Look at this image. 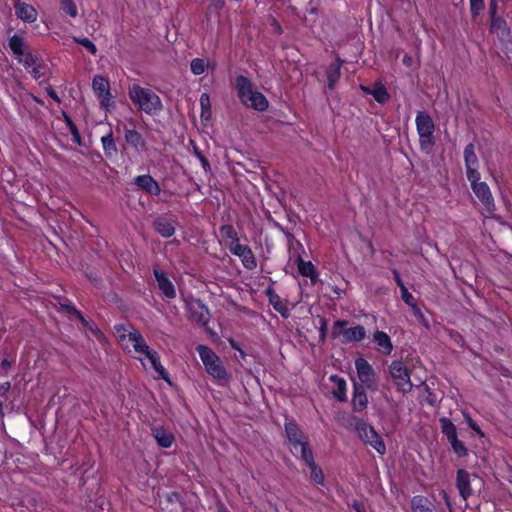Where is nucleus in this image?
Returning a JSON list of instances; mask_svg holds the SVG:
<instances>
[{
	"label": "nucleus",
	"instance_id": "f257e3e1",
	"mask_svg": "<svg viewBox=\"0 0 512 512\" xmlns=\"http://www.w3.org/2000/svg\"><path fill=\"white\" fill-rule=\"evenodd\" d=\"M226 248L241 261L247 270H254L257 267V260L247 236L230 225H226Z\"/></svg>",
	"mask_w": 512,
	"mask_h": 512
},
{
	"label": "nucleus",
	"instance_id": "f03ea898",
	"mask_svg": "<svg viewBox=\"0 0 512 512\" xmlns=\"http://www.w3.org/2000/svg\"><path fill=\"white\" fill-rule=\"evenodd\" d=\"M130 100L137 105L138 109L148 115H152L163 109L160 97L151 89L134 84L128 91Z\"/></svg>",
	"mask_w": 512,
	"mask_h": 512
},
{
	"label": "nucleus",
	"instance_id": "7ed1b4c3",
	"mask_svg": "<svg viewBox=\"0 0 512 512\" xmlns=\"http://www.w3.org/2000/svg\"><path fill=\"white\" fill-rule=\"evenodd\" d=\"M236 87L238 96L245 106L258 111H265L267 109L268 101L266 97L262 93L253 90L251 82L246 77L238 76Z\"/></svg>",
	"mask_w": 512,
	"mask_h": 512
},
{
	"label": "nucleus",
	"instance_id": "20e7f679",
	"mask_svg": "<svg viewBox=\"0 0 512 512\" xmlns=\"http://www.w3.org/2000/svg\"><path fill=\"white\" fill-rule=\"evenodd\" d=\"M389 375L399 392L403 394L411 392L413 384L411 382L410 373L402 361L395 360L391 362L389 365Z\"/></svg>",
	"mask_w": 512,
	"mask_h": 512
},
{
	"label": "nucleus",
	"instance_id": "39448f33",
	"mask_svg": "<svg viewBox=\"0 0 512 512\" xmlns=\"http://www.w3.org/2000/svg\"><path fill=\"white\" fill-rule=\"evenodd\" d=\"M356 432L364 444L370 445L380 455H384L386 453V445L382 436L378 434L371 425L365 422H359L356 425Z\"/></svg>",
	"mask_w": 512,
	"mask_h": 512
},
{
	"label": "nucleus",
	"instance_id": "423d86ee",
	"mask_svg": "<svg viewBox=\"0 0 512 512\" xmlns=\"http://www.w3.org/2000/svg\"><path fill=\"white\" fill-rule=\"evenodd\" d=\"M197 351L206 368V371L213 376V378L222 380L224 379V368L221 365V359L210 348L204 345H198Z\"/></svg>",
	"mask_w": 512,
	"mask_h": 512
},
{
	"label": "nucleus",
	"instance_id": "0eeeda50",
	"mask_svg": "<svg viewBox=\"0 0 512 512\" xmlns=\"http://www.w3.org/2000/svg\"><path fill=\"white\" fill-rule=\"evenodd\" d=\"M284 427L286 437L292 446V452L297 453L299 450L301 456H303V450L310 449L308 440L303 431L295 421L290 419H286Z\"/></svg>",
	"mask_w": 512,
	"mask_h": 512
},
{
	"label": "nucleus",
	"instance_id": "6e6552de",
	"mask_svg": "<svg viewBox=\"0 0 512 512\" xmlns=\"http://www.w3.org/2000/svg\"><path fill=\"white\" fill-rule=\"evenodd\" d=\"M347 321L338 320L334 323L333 334L334 336L341 335L342 342H359L366 337V330L363 326L357 325L354 327H346Z\"/></svg>",
	"mask_w": 512,
	"mask_h": 512
},
{
	"label": "nucleus",
	"instance_id": "1a4fd4ad",
	"mask_svg": "<svg viewBox=\"0 0 512 512\" xmlns=\"http://www.w3.org/2000/svg\"><path fill=\"white\" fill-rule=\"evenodd\" d=\"M471 188L489 214L495 211V202L491 190L486 182L480 181V175L468 178Z\"/></svg>",
	"mask_w": 512,
	"mask_h": 512
},
{
	"label": "nucleus",
	"instance_id": "9d476101",
	"mask_svg": "<svg viewBox=\"0 0 512 512\" xmlns=\"http://www.w3.org/2000/svg\"><path fill=\"white\" fill-rule=\"evenodd\" d=\"M185 304L189 314V319L197 324L205 326L209 320L210 314L202 301L194 297H187L185 298Z\"/></svg>",
	"mask_w": 512,
	"mask_h": 512
},
{
	"label": "nucleus",
	"instance_id": "9b49d317",
	"mask_svg": "<svg viewBox=\"0 0 512 512\" xmlns=\"http://www.w3.org/2000/svg\"><path fill=\"white\" fill-rule=\"evenodd\" d=\"M355 367L360 382L369 389L376 388V375L373 367L364 358L355 361Z\"/></svg>",
	"mask_w": 512,
	"mask_h": 512
},
{
	"label": "nucleus",
	"instance_id": "f8f14e48",
	"mask_svg": "<svg viewBox=\"0 0 512 512\" xmlns=\"http://www.w3.org/2000/svg\"><path fill=\"white\" fill-rule=\"evenodd\" d=\"M476 480H479V478L475 474H471L464 469L457 471L456 487L464 501L473 495L472 483Z\"/></svg>",
	"mask_w": 512,
	"mask_h": 512
},
{
	"label": "nucleus",
	"instance_id": "ddd939ff",
	"mask_svg": "<svg viewBox=\"0 0 512 512\" xmlns=\"http://www.w3.org/2000/svg\"><path fill=\"white\" fill-rule=\"evenodd\" d=\"M92 87L97 97L100 99L101 106L107 109L110 106V100L112 98L109 81L101 75H96L93 78Z\"/></svg>",
	"mask_w": 512,
	"mask_h": 512
},
{
	"label": "nucleus",
	"instance_id": "4468645a",
	"mask_svg": "<svg viewBox=\"0 0 512 512\" xmlns=\"http://www.w3.org/2000/svg\"><path fill=\"white\" fill-rule=\"evenodd\" d=\"M464 162H465V168H466V176L468 178H475L476 176H479L478 171V157L475 153V146L474 144L470 143L466 145L464 149Z\"/></svg>",
	"mask_w": 512,
	"mask_h": 512
},
{
	"label": "nucleus",
	"instance_id": "2eb2a0df",
	"mask_svg": "<svg viewBox=\"0 0 512 512\" xmlns=\"http://www.w3.org/2000/svg\"><path fill=\"white\" fill-rule=\"evenodd\" d=\"M153 274L156 278L158 288L161 290L163 295L168 299L175 298V296H176L175 287H174L173 283L167 277V274L164 271L160 270L159 268H154Z\"/></svg>",
	"mask_w": 512,
	"mask_h": 512
},
{
	"label": "nucleus",
	"instance_id": "dca6fc26",
	"mask_svg": "<svg viewBox=\"0 0 512 512\" xmlns=\"http://www.w3.org/2000/svg\"><path fill=\"white\" fill-rule=\"evenodd\" d=\"M301 459L310 468V474L313 481L319 485L324 484V474L322 469L315 463L311 449H304Z\"/></svg>",
	"mask_w": 512,
	"mask_h": 512
},
{
	"label": "nucleus",
	"instance_id": "f3484780",
	"mask_svg": "<svg viewBox=\"0 0 512 512\" xmlns=\"http://www.w3.org/2000/svg\"><path fill=\"white\" fill-rule=\"evenodd\" d=\"M152 226L157 233L165 238H169L175 233V221L164 216L157 217Z\"/></svg>",
	"mask_w": 512,
	"mask_h": 512
},
{
	"label": "nucleus",
	"instance_id": "a211bd4d",
	"mask_svg": "<svg viewBox=\"0 0 512 512\" xmlns=\"http://www.w3.org/2000/svg\"><path fill=\"white\" fill-rule=\"evenodd\" d=\"M415 121L418 135H433L435 126L428 113L424 111L418 112Z\"/></svg>",
	"mask_w": 512,
	"mask_h": 512
},
{
	"label": "nucleus",
	"instance_id": "6ab92c4d",
	"mask_svg": "<svg viewBox=\"0 0 512 512\" xmlns=\"http://www.w3.org/2000/svg\"><path fill=\"white\" fill-rule=\"evenodd\" d=\"M135 184L150 195H159V184L150 175H140L135 178Z\"/></svg>",
	"mask_w": 512,
	"mask_h": 512
},
{
	"label": "nucleus",
	"instance_id": "aec40b11",
	"mask_svg": "<svg viewBox=\"0 0 512 512\" xmlns=\"http://www.w3.org/2000/svg\"><path fill=\"white\" fill-rule=\"evenodd\" d=\"M151 431L159 446L163 448H169L172 445L174 436L163 426H153L151 427Z\"/></svg>",
	"mask_w": 512,
	"mask_h": 512
},
{
	"label": "nucleus",
	"instance_id": "412c9836",
	"mask_svg": "<svg viewBox=\"0 0 512 512\" xmlns=\"http://www.w3.org/2000/svg\"><path fill=\"white\" fill-rule=\"evenodd\" d=\"M15 11L18 18L24 22L32 23L36 20L37 11L33 6L18 0L15 3Z\"/></svg>",
	"mask_w": 512,
	"mask_h": 512
},
{
	"label": "nucleus",
	"instance_id": "4be33fe9",
	"mask_svg": "<svg viewBox=\"0 0 512 512\" xmlns=\"http://www.w3.org/2000/svg\"><path fill=\"white\" fill-rule=\"evenodd\" d=\"M373 340L377 344V350L385 355L391 354L393 344L390 337L383 331H376L373 335Z\"/></svg>",
	"mask_w": 512,
	"mask_h": 512
},
{
	"label": "nucleus",
	"instance_id": "5701e85b",
	"mask_svg": "<svg viewBox=\"0 0 512 512\" xmlns=\"http://www.w3.org/2000/svg\"><path fill=\"white\" fill-rule=\"evenodd\" d=\"M362 90L365 93L372 95L373 98L380 104H385L390 98V95L387 92L385 86L380 82L375 83L372 88L362 86Z\"/></svg>",
	"mask_w": 512,
	"mask_h": 512
},
{
	"label": "nucleus",
	"instance_id": "b1692460",
	"mask_svg": "<svg viewBox=\"0 0 512 512\" xmlns=\"http://www.w3.org/2000/svg\"><path fill=\"white\" fill-rule=\"evenodd\" d=\"M144 355L149 359L152 367L159 374V377L167 382H170L168 372L161 365L160 357H159L158 353L155 350L150 349Z\"/></svg>",
	"mask_w": 512,
	"mask_h": 512
},
{
	"label": "nucleus",
	"instance_id": "393cba45",
	"mask_svg": "<svg viewBox=\"0 0 512 512\" xmlns=\"http://www.w3.org/2000/svg\"><path fill=\"white\" fill-rule=\"evenodd\" d=\"M124 136L127 144L133 148L138 149L145 147V140L137 130L125 128Z\"/></svg>",
	"mask_w": 512,
	"mask_h": 512
},
{
	"label": "nucleus",
	"instance_id": "a878e982",
	"mask_svg": "<svg viewBox=\"0 0 512 512\" xmlns=\"http://www.w3.org/2000/svg\"><path fill=\"white\" fill-rule=\"evenodd\" d=\"M104 154L107 158H113L117 155V146L113 137L112 130L101 138Z\"/></svg>",
	"mask_w": 512,
	"mask_h": 512
},
{
	"label": "nucleus",
	"instance_id": "bb28decb",
	"mask_svg": "<svg viewBox=\"0 0 512 512\" xmlns=\"http://www.w3.org/2000/svg\"><path fill=\"white\" fill-rule=\"evenodd\" d=\"M129 340L133 342V346L136 352L145 354L150 350V347L147 345L143 336L135 329L130 331L128 334Z\"/></svg>",
	"mask_w": 512,
	"mask_h": 512
},
{
	"label": "nucleus",
	"instance_id": "cd10ccee",
	"mask_svg": "<svg viewBox=\"0 0 512 512\" xmlns=\"http://www.w3.org/2000/svg\"><path fill=\"white\" fill-rule=\"evenodd\" d=\"M298 272L304 276L309 277L314 283L317 279L315 267L310 261H304L300 256L297 258Z\"/></svg>",
	"mask_w": 512,
	"mask_h": 512
},
{
	"label": "nucleus",
	"instance_id": "c85d7f7f",
	"mask_svg": "<svg viewBox=\"0 0 512 512\" xmlns=\"http://www.w3.org/2000/svg\"><path fill=\"white\" fill-rule=\"evenodd\" d=\"M340 69H341V62L339 60H336L335 62H333L329 65L326 75H327L328 87L330 89H333L335 84L339 80Z\"/></svg>",
	"mask_w": 512,
	"mask_h": 512
},
{
	"label": "nucleus",
	"instance_id": "c756f323",
	"mask_svg": "<svg viewBox=\"0 0 512 512\" xmlns=\"http://www.w3.org/2000/svg\"><path fill=\"white\" fill-rule=\"evenodd\" d=\"M330 380L335 383L336 387L333 390V395L340 401H346V382L343 378L332 375Z\"/></svg>",
	"mask_w": 512,
	"mask_h": 512
},
{
	"label": "nucleus",
	"instance_id": "7c9ffc66",
	"mask_svg": "<svg viewBox=\"0 0 512 512\" xmlns=\"http://www.w3.org/2000/svg\"><path fill=\"white\" fill-rule=\"evenodd\" d=\"M9 48L13 52V54L18 58L19 56H24L25 53V42L23 37L18 34L13 35L9 39Z\"/></svg>",
	"mask_w": 512,
	"mask_h": 512
},
{
	"label": "nucleus",
	"instance_id": "2f4dec72",
	"mask_svg": "<svg viewBox=\"0 0 512 512\" xmlns=\"http://www.w3.org/2000/svg\"><path fill=\"white\" fill-rule=\"evenodd\" d=\"M368 403L366 393L355 386V391L352 399V405L356 411H362L364 408H366Z\"/></svg>",
	"mask_w": 512,
	"mask_h": 512
},
{
	"label": "nucleus",
	"instance_id": "473e14b6",
	"mask_svg": "<svg viewBox=\"0 0 512 512\" xmlns=\"http://www.w3.org/2000/svg\"><path fill=\"white\" fill-rule=\"evenodd\" d=\"M440 423L442 433L447 437L448 441L457 438L456 426L450 419L443 417L440 419Z\"/></svg>",
	"mask_w": 512,
	"mask_h": 512
},
{
	"label": "nucleus",
	"instance_id": "72a5a7b5",
	"mask_svg": "<svg viewBox=\"0 0 512 512\" xmlns=\"http://www.w3.org/2000/svg\"><path fill=\"white\" fill-rule=\"evenodd\" d=\"M200 105L202 109L201 118L208 120L211 115V104H210V98L209 95L206 93H203L200 97Z\"/></svg>",
	"mask_w": 512,
	"mask_h": 512
},
{
	"label": "nucleus",
	"instance_id": "f704fd0d",
	"mask_svg": "<svg viewBox=\"0 0 512 512\" xmlns=\"http://www.w3.org/2000/svg\"><path fill=\"white\" fill-rule=\"evenodd\" d=\"M17 60L22 63L25 68H33L38 62H40V59L30 52H25L24 56H19Z\"/></svg>",
	"mask_w": 512,
	"mask_h": 512
},
{
	"label": "nucleus",
	"instance_id": "c9c22d12",
	"mask_svg": "<svg viewBox=\"0 0 512 512\" xmlns=\"http://www.w3.org/2000/svg\"><path fill=\"white\" fill-rule=\"evenodd\" d=\"M269 301L272 304L273 308L277 312H279L284 317L287 316V313H288L287 307L281 302L278 295H276L274 293H270Z\"/></svg>",
	"mask_w": 512,
	"mask_h": 512
},
{
	"label": "nucleus",
	"instance_id": "e433bc0d",
	"mask_svg": "<svg viewBox=\"0 0 512 512\" xmlns=\"http://www.w3.org/2000/svg\"><path fill=\"white\" fill-rule=\"evenodd\" d=\"M61 9L70 17L75 18L78 14L76 4L73 0H61Z\"/></svg>",
	"mask_w": 512,
	"mask_h": 512
},
{
	"label": "nucleus",
	"instance_id": "4c0bfd02",
	"mask_svg": "<svg viewBox=\"0 0 512 512\" xmlns=\"http://www.w3.org/2000/svg\"><path fill=\"white\" fill-rule=\"evenodd\" d=\"M401 290V297L403 299V301L408 304L410 307H412V309L414 310L415 314L416 313H420V310L419 308L417 307V305L415 304V301H414V297L413 295L408 291V289L406 287H403L400 289Z\"/></svg>",
	"mask_w": 512,
	"mask_h": 512
},
{
	"label": "nucleus",
	"instance_id": "58836bf2",
	"mask_svg": "<svg viewBox=\"0 0 512 512\" xmlns=\"http://www.w3.org/2000/svg\"><path fill=\"white\" fill-rule=\"evenodd\" d=\"M206 62L204 61V59H201V58H195L191 61V72L194 74V75H201L202 73H204L205 69H206Z\"/></svg>",
	"mask_w": 512,
	"mask_h": 512
},
{
	"label": "nucleus",
	"instance_id": "ea45409f",
	"mask_svg": "<svg viewBox=\"0 0 512 512\" xmlns=\"http://www.w3.org/2000/svg\"><path fill=\"white\" fill-rule=\"evenodd\" d=\"M64 117H65L66 124L72 134L73 141L75 143L81 145V136H80L77 126L74 124V122L68 115H64Z\"/></svg>",
	"mask_w": 512,
	"mask_h": 512
},
{
	"label": "nucleus",
	"instance_id": "a19ab883",
	"mask_svg": "<svg viewBox=\"0 0 512 512\" xmlns=\"http://www.w3.org/2000/svg\"><path fill=\"white\" fill-rule=\"evenodd\" d=\"M453 451L460 457L467 455V449L462 441L457 438L449 441Z\"/></svg>",
	"mask_w": 512,
	"mask_h": 512
},
{
	"label": "nucleus",
	"instance_id": "79ce46f5",
	"mask_svg": "<svg viewBox=\"0 0 512 512\" xmlns=\"http://www.w3.org/2000/svg\"><path fill=\"white\" fill-rule=\"evenodd\" d=\"M419 143L422 150L429 152L434 145L433 135H419Z\"/></svg>",
	"mask_w": 512,
	"mask_h": 512
},
{
	"label": "nucleus",
	"instance_id": "37998d69",
	"mask_svg": "<svg viewBox=\"0 0 512 512\" xmlns=\"http://www.w3.org/2000/svg\"><path fill=\"white\" fill-rule=\"evenodd\" d=\"M75 42L85 47L92 55H96L97 48L88 38H74Z\"/></svg>",
	"mask_w": 512,
	"mask_h": 512
},
{
	"label": "nucleus",
	"instance_id": "c03bdc74",
	"mask_svg": "<svg viewBox=\"0 0 512 512\" xmlns=\"http://www.w3.org/2000/svg\"><path fill=\"white\" fill-rule=\"evenodd\" d=\"M412 511L413 512H433L429 508H427L425 505L422 504V499L415 497L412 500Z\"/></svg>",
	"mask_w": 512,
	"mask_h": 512
},
{
	"label": "nucleus",
	"instance_id": "a18cd8bd",
	"mask_svg": "<svg viewBox=\"0 0 512 512\" xmlns=\"http://www.w3.org/2000/svg\"><path fill=\"white\" fill-rule=\"evenodd\" d=\"M45 68L44 64L40 61L32 68V75L35 79H40L45 77V72L43 69Z\"/></svg>",
	"mask_w": 512,
	"mask_h": 512
},
{
	"label": "nucleus",
	"instance_id": "49530a36",
	"mask_svg": "<svg viewBox=\"0 0 512 512\" xmlns=\"http://www.w3.org/2000/svg\"><path fill=\"white\" fill-rule=\"evenodd\" d=\"M484 8L483 0H470V10L473 15H478Z\"/></svg>",
	"mask_w": 512,
	"mask_h": 512
},
{
	"label": "nucleus",
	"instance_id": "de8ad7c7",
	"mask_svg": "<svg viewBox=\"0 0 512 512\" xmlns=\"http://www.w3.org/2000/svg\"><path fill=\"white\" fill-rule=\"evenodd\" d=\"M224 5L222 0H212L211 5L208 8V14H218V9H221Z\"/></svg>",
	"mask_w": 512,
	"mask_h": 512
},
{
	"label": "nucleus",
	"instance_id": "09e8293b",
	"mask_svg": "<svg viewBox=\"0 0 512 512\" xmlns=\"http://www.w3.org/2000/svg\"><path fill=\"white\" fill-rule=\"evenodd\" d=\"M229 343L238 352V355L235 354V358L238 362L241 363V360H244L245 358V353L240 347L237 346L236 342L233 339H229Z\"/></svg>",
	"mask_w": 512,
	"mask_h": 512
},
{
	"label": "nucleus",
	"instance_id": "8fccbe9b",
	"mask_svg": "<svg viewBox=\"0 0 512 512\" xmlns=\"http://www.w3.org/2000/svg\"><path fill=\"white\" fill-rule=\"evenodd\" d=\"M440 495L444 499L445 504L447 505V508H448L449 512H454L453 511V506H452V503H451V500H450V497L447 494V492L445 490H441L440 491Z\"/></svg>",
	"mask_w": 512,
	"mask_h": 512
},
{
	"label": "nucleus",
	"instance_id": "3c124183",
	"mask_svg": "<svg viewBox=\"0 0 512 512\" xmlns=\"http://www.w3.org/2000/svg\"><path fill=\"white\" fill-rule=\"evenodd\" d=\"M270 25L275 33L281 34L283 32L280 23L275 18L270 19Z\"/></svg>",
	"mask_w": 512,
	"mask_h": 512
},
{
	"label": "nucleus",
	"instance_id": "603ef678",
	"mask_svg": "<svg viewBox=\"0 0 512 512\" xmlns=\"http://www.w3.org/2000/svg\"><path fill=\"white\" fill-rule=\"evenodd\" d=\"M61 308L64 309L69 314L74 315L77 309L71 303H61Z\"/></svg>",
	"mask_w": 512,
	"mask_h": 512
},
{
	"label": "nucleus",
	"instance_id": "864d4df0",
	"mask_svg": "<svg viewBox=\"0 0 512 512\" xmlns=\"http://www.w3.org/2000/svg\"><path fill=\"white\" fill-rule=\"evenodd\" d=\"M467 422H468L469 427L472 430H474L479 435H483V433H482L481 429L479 428V426L470 417H468Z\"/></svg>",
	"mask_w": 512,
	"mask_h": 512
},
{
	"label": "nucleus",
	"instance_id": "5fc2aeb1",
	"mask_svg": "<svg viewBox=\"0 0 512 512\" xmlns=\"http://www.w3.org/2000/svg\"><path fill=\"white\" fill-rule=\"evenodd\" d=\"M351 507L355 510V512H365L363 503L359 501H353Z\"/></svg>",
	"mask_w": 512,
	"mask_h": 512
},
{
	"label": "nucleus",
	"instance_id": "6e6d98bb",
	"mask_svg": "<svg viewBox=\"0 0 512 512\" xmlns=\"http://www.w3.org/2000/svg\"><path fill=\"white\" fill-rule=\"evenodd\" d=\"M393 275H394L395 281H396V283H397V285L399 286L400 289L403 288V287H406L404 285V283H403V281H402V279L400 277V274H399V272L397 270H393Z\"/></svg>",
	"mask_w": 512,
	"mask_h": 512
},
{
	"label": "nucleus",
	"instance_id": "4d7b16f0",
	"mask_svg": "<svg viewBox=\"0 0 512 512\" xmlns=\"http://www.w3.org/2000/svg\"><path fill=\"white\" fill-rule=\"evenodd\" d=\"M74 316H75V317H76V318H77V319H78V320H79L83 325H85V326H87V325H88L87 320L85 319V317L83 316V314H82L79 310H77V311L75 312Z\"/></svg>",
	"mask_w": 512,
	"mask_h": 512
},
{
	"label": "nucleus",
	"instance_id": "13d9d810",
	"mask_svg": "<svg viewBox=\"0 0 512 512\" xmlns=\"http://www.w3.org/2000/svg\"><path fill=\"white\" fill-rule=\"evenodd\" d=\"M167 499H168L169 502L179 501L180 500V495L177 492H172V493L167 495Z\"/></svg>",
	"mask_w": 512,
	"mask_h": 512
},
{
	"label": "nucleus",
	"instance_id": "bf43d9fd",
	"mask_svg": "<svg viewBox=\"0 0 512 512\" xmlns=\"http://www.w3.org/2000/svg\"><path fill=\"white\" fill-rule=\"evenodd\" d=\"M48 95L57 103H60V98L58 97L57 93L52 89L47 90Z\"/></svg>",
	"mask_w": 512,
	"mask_h": 512
},
{
	"label": "nucleus",
	"instance_id": "052dcab7",
	"mask_svg": "<svg viewBox=\"0 0 512 512\" xmlns=\"http://www.w3.org/2000/svg\"><path fill=\"white\" fill-rule=\"evenodd\" d=\"M197 153V156L199 157L200 161L202 162V165L204 167V169H206L207 167H209V162L208 160L202 155V153L200 152H196Z\"/></svg>",
	"mask_w": 512,
	"mask_h": 512
},
{
	"label": "nucleus",
	"instance_id": "680f3d73",
	"mask_svg": "<svg viewBox=\"0 0 512 512\" xmlns=\"http://www.w3.org/2000/svg\"><path fill=\"white\" fill-rule=\"evenodd\" d=\"M11 365L12 362L6 358L1 361V368L5 371L8 370L11 367Z\"/></svg>",
	"mask_w": 512,
	"mask_h": 512
},
{
	"label": "nucleus",
	"instance_id": "e2e57ef3",
	"mask_svg": "<svg viewBox=\"0 0 512 512\" xmlns=\"http://www.w3.org/2000/svg\"><path fill=\"white\" fill-rule=\"evenodd\" d=\"M288 238L291 247H293L294 244H296L297 246H301V243L298 240H295L294 236H292L291 234L288 235Z\"/></svg>",
	"mask_w": 512,
	"mask_h": 512
},
{
	"label": "nucleus",
	"instance_id": "0e129e2a",
	"mask_svg": "<svg viewBox=\"0 0 512 512\" xmlns=\"http://www.w3.org/2000/svg\"><path fill=\"white\" fill-rule=\"evenodd\" d=\"M496 8H497V1L496 0H491L490 2V12L492 15H494L496 13Z\"/></svg>",
	"mask_w": 512,
	"mask_h": 512
},
{
	"label": "nucleus",
	"instance_id": "69168bd1",
	"mask_svg": "<svg viewBox=\"0 0 512 512\" xmlns=\"http://www.w3.org/2000/svg\"><path fill=\"white\" fill-rule=\"evenodd\" d=\"M10 388V383L6 382L0 386V393L4 394Z\"/></svg>",
	"mask_w": 512,
	"mask_h": 512
},
{
	"label": "nucleus",
	"instance_id": "338daca9",
	"mask_svg": "<svg viewBox=\"0 0 512 512\" xmlns=\"http://www.w3.org/2000/svg\"><path fill=\"white\" fill-rule=\"evenodd\" d=\"M411 61H412V58L410 56H407V55L404 56V58H403L404 64H406L407 66H410Z\"/></svg>",
	"mask_w": 512,
	"mask_h": 512
},
{
	"label": "nucleus",
	"instance_id": "774afa93",
	"mask_svg": "<svg viewBox=\"0 0 512 512\" xmlns=\"http://www.w3.org/2000/svg\"><path fill=\"white\" fill-rule=\"evenodd\" d=\"M115 329L118 333H120L121 331H125V328H124V325L123 324H120V325H117L115 326Z\"/></svg>",
	"mask_w": 512,
	"mask_h": 512
}]
</instances>
